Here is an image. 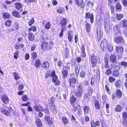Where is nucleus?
I'll return each instance as SVG.
<instances>
[{
	"instance_id": "1",
	"label": "nucleus",
	"mask_w": 127,
	"mask_h": 127,
	"mask_svg": "<svg viewBox=\"0 0 127 127\" xmlns=\"http://www.w3.org/2000/svg\"><path fill=\"white\" fill-rule=\"evenodd\" d=\"M76 88L77 91L75 93V96L79 97H81L82 95V93L83 91L82 85L81 84H79L76 86Z\"/></svg>"
},
{
	"instance_id": "2",
	"label": "nucleus",
	"mask_w": 127,
	"mask_h": 127,
	"mask_svg": "<svg viewBox=\"0 0 127 127\" xmlns=\"http://www.w3.org/2000/svg\"><path fill=\"white\" fill-rule=\"evenodd\" d=\"M107 43L106 40L105 39H103L100 44V46L103 51L107 49Z\"/></svg>"
},
{
	"instance_id": "3",
	"label": "nucleus",
	"mask_w": 127,
	"mask_h": 127,
	"mask_svg": "<svg viewBox=\"0 0 127 127\" xmlns=\"http://www.w3.org/2000/svg\"><path fill=\"white\" fill-rule=\"evenodd\" d=\"M85 19H90L91 22L92 23L94 22V15L93 14H90V12H87L86 13Z\"/></svg>"
},
{
	"instance_id": "4",
	"label": "nucleus",
	"mask_w": 127,
	"mask_h": 127,
	"mask_svg": "<svg viewBox=\"0 0 127 127\" xmlns=\"http://www.w3.org/2000/svg\"><path fill=\"white\" fill-rule=\"evenodd\" d=\"M97 60L96 57L94 55H92L91 58V60L92 64V67H94L96 65Z\"/></svg>"
},
{
	"instance_id": "5",
	"label": "nucleus",
	"mask_w": 127,
	"mask_h": 127,
	"mask_svg": "<svg viewBox=\"0 0 127 127\" xmlns=\"http://www.w3.org/2000/svg\"><path fill=\"white\" fill-rule=\"evenodd\" d=\"M66 19L65 18H64L60 22V23L62 29H66L65 27L66 24Z\"/></svg>"
},
{
	"instance_id": "6",
	"label": "nucleus",
	"mask_w": 127,
	"mask_h": 127,
	"mask_svg": "<svg viewBox=\"0 0 127 127\" xmlns=\"http://www.w3.org/2000/svg\"><path fill=\"white\" fill-rule=\"evenodd\" d=\"M104 26L105 32L107 33H109L110 30V27L109 23L108 22H104Z\"/></svg>"
},
{
	"instance_id": "7",
	"label": "nucleus",
	"mask_w": 127,
	"mask_h": 127,
	"mask_svg": "<svg viewBox=\"0 0 127 127\" xmlns=\"http://www.w3.org/2000/svg\"><path fill=\"white\" fill-rule=\"evenodd\" d=\"M115 51L117 53L121 55L123 52V48L120 46H116Z\"/></svg>"
},
{
	"instance_id": "8",
	"label": "nucleus",
	"mask_w": 127,
	"mask_h": 127,
	"mask_svg": "<svg viewBox=\"0 0 127 127\" xmlns=\"http://www.w3.org/2000/svg\"><path fill=\"white\" fill-rule=\"evenodd\" d=\"M52 81L54 82V84L57 86L60 84V81L58 79V76H55L53 77L52 79Z\"/></svg>"
},
{
	"instance_id": "9",
	"label": "nucleus",
	"mask_w": 127,
	"mask_h": 127,
	"mask_svg": "<svg viewBox=\"0 0 127 127\" xmlns=\"http://www.w3.org/2000/svg\"><path fill=\"white\" fill-rule=\"evenodd\" d=\"M114 41L117 43H124V41L121 36H118L115 38Z\"/></svg>"
},
{
	"instance_id": "10",
	"label": "nucleus",
	"mask_w": 127,
	"mask_h": 127,
	"mask_svg": "<svg viewBox=\"0 0 127 127\" xmlns=\"http://www.w3.org/2000/svg\"><path fill=\"white\" fill-rule=\"evenodd\" d=\"M2 101L4 103L7 104L9 102V100L7 96L3 95L1 97Z\"/></svg>"
},
{
	"instance_id": "11",
	"label": "nucleus",
	"mask_w": 127,
	"mask_h": 127,
	"mask_svg": "<svg viewBox=\"0 0 127 127\" xmlns=\"http://www.w3.org/2000/svg\"><path fill=\"white\" fill-rule=\"evenodd\" d=\"M81 50L82 52V55L83 57H85L86 56L85 53V45L84 44H81Z\"/></svg>"
},
{
	"instance_id": "12",
	"label": "nucleus",
	"mask_w": 127,
	"mask_h": 127,
	"mask_svg": "<svg viewBox=\"0 0 127 127\" xmlns=\"http://www.w3.org/2000/svg\"><path fill=\"white\" fill-rule=\"evenodd\" d=\"M70 86L71 87H75L71 85L72 83L75 84L76 82V79L74 78L73 77L69 79V80Z\"/></svg>"
},
{
	"instance_id": "13",
	"label": "nucleus",
	"mask_w": 127,
	"mask_h": 127,
	"mask_svg": "<svg viewBox=\"0 0 127 127\" xmlns=\"http://www.w3.org/2000/svg\"><path fill=\"white\" fill-rule=\"evenodd\" d=\"M45 120L47 121L49 124L52 125L53 122V120L51 118L46 116L45 118Z\"/></svg>"
},
{
	"instance_id": "14",
	"label": "nucleus",
	"mask_w": 127,
	"mask_h": 127,
	"mask_svg": "<svg viewBox=\"0 0 127 127\" xmlns=\"http://www.w3.org/2000/svg\"><path fill=\"white\" fill-rule=\"evenodd\" d=\"M110 60L112 63L115 62L116 61V57L115 55L111 54L110 56Z\"/></svg>"
},
{
	"instance_id": "15",
	"label": "nucleus",
	"mask_w": 127,
	"mask_h": 127,
	"mask_svg": "<svg viewBox=\"0 0 127 127\" xmlns=\"http://www.w3.org/2000/svg\"><path fill=\"white\" fill-rule=\"evenodd\" d=\"M41 66L42 67L48 69L49 66V64L48 62H44L42 64Z\"/></svg>"
},
{
	"instance_id": "16",
	"label": "nucleus",
	"mask_w": 127,
	"mask_h": 127,
	"mask_svg": "<svg viewBox=\"0 0 127 127\" xmlns=\"http://www.w3.org/2000/svg\"><path fill=\"white\" fill-rule=\"evenodd\" d=\"M121 23L123 27L126 28L127 27V19H124L121 21Z\"/></svg>"
},
{
	"instance_id": "17",
	"label": "nucleus",
	"mask_w": 127,
	"mask_h": 127,
	"mask_svg": "<svg viewBox=\"0 0 127 127\" xmlns=\"http://www.w3.org/2000/svg\"><path fill=\"white\" fill-rule=\"evenodd\" d=\"M96 33L97 36V38L98 40H99L101 39V36L103 35L102 32H101L100 30L97 31Z\"/></svg>"
},
{
	"instance_id": "18",
	"label": "nucleus",
	"mask_w": 127,
	"mask_h": 127,
	"mask_svg": "<svg viewBox=\"0 0 127 127\" xmlns=\"http://www.w3.org/2000/svg\"><path fill=\"white\" fill-rule=\"evenodd\" d=\"M35 111H43V109L42 107L40 106L35 105L34 107Z\"/></svg>"
},
{
	"instance_id": "19",
	"label": "nucleus",
	"mask_w": 127,
	"mask_h": 127,
	"mask_svg": "<svg viewBox=\"0 0 127 127\" xmlns=\"http://www.w3.org/2000/svg\"><path fill=\"white\" fill-rule=\"evenodd\" d=\"M55 101L54 98L53 97H52L51 98H49L48 100V101L50 106L54 105V102Z\"/></svg>"
},
{
	"instance_id": "20",
	"label": "nucleus",
	"mask_w": 127,
	"mask_h": 127,
	"mask_svg": "<svg viewBox=\"0 0 127 127\" xmlns=\"http://www.w3.org/2000/svg\"><path fill=\"white\" fill-rule=\"evenodd\" d=\"M84 110L85 114L88 115L90 110L89 108L87 106H85L84 107Z\"/></svg>"
},
{
	"instance_id": "21",
	"label": "nucleus",
	"mask_w": 127,
	"mask_h": 127,
	"mask_svg": "<svg viewBox=\"0 0 127 127\" xmlns=\"http://www.w3.org/2000/svg\"><path fill=\"white\" fill-rule=\"evenodd\" d=\"M124 15L122 14H117L116 16V18L119 20H121L123 17Z\"/></svg>"
},
{
	"instance_id": "22",
	"label": "nucleus",
	"mask_w": 127,
	"mask_h": 127,
	"mask_svg": "<svg viewBox=\"0 0 127 127\" xmlns=\"http://www.w3.org/2000/svg\"><path fill=\"white\" fill-rule=\"evenodd\" d=\"M113 30L115 34L117 35V34L119 33V30L118 28V26H115L113 28Z\"/></svg>"
},
{
	"instance_id": "23",
	"label": "nucleus",
	"mask_w": 127,
	"mask_h": 127,
	"mask_svg": "<svg viewBox=\"0 0 127 127\" xmlns=\"http://www.w3.org/2000/svg\"><path fill=\"white\" fill-rule=\"evenodd\" d=\"M34 35L32 33H29L28 34V38L31 41H32L34 39Z\"/></svg>"
},
{
	"instance_id": "24",
	"label": "nucleus",
	"mask_w": 127,
	"mask_h": 127,
	"mask_svg": "<svg viewBox=\"0 0 127 127\" xmlns=\"http://www.w3.org/2000/svg\"><path fill=\"white\" fill-rule=\"evenodd\" d=\"M51 111L54 113H56L57 112V110L56 106L54 105H52L50 106Z\"/></svg>"
},
{
	"instance_id": "25",
	"label": "nucleus",
	"mask_w": 127,
	"mask_h": 127,
	"mask_svg": "<svg viewBox=\"0 0 127 127\" xmlns=\"http://www.w3.org/2000/svg\"><path fill=\"white\" fill-rule=\"evenodd\" d=\"M12 15L14 17L17 18H20V16L19 13L17 11H14L12 12Z\"/></svg>"
},
{
	"instance_id": "26",
	"label": "nucleus",
	"mask_w": 127,
	"mask_h": 127,
	"mask_svg": "<svg viewBox=\"0 0 127 127\" xmlns=\"http://www.w3.org/2000/svg\"><path fill=\"white\" fill-rule=\"evenodd\" d=\"M116 95L119 98H120L122 97V93L120 90H117Z\"/></svg>"
},
{
	"instance_id": "27",
	"label": "nucleus",
	"mask_w": 127,
	"mask_h": 127,
	"mask_svg": "<svg viewBox=\"0 0 127 127\" xmlns=\"http://www.w3.org/2000/svg\"><path fill=\"white\" fill-rule=\"evenodd\" d=\"M122 110V107L119 105H117L115 108V111L117 112H120Z\"/></svg>"
},
{
	"instance_id": "28",
	"label": "nucleus",
	"mask_w": 127,
	"mask_h": 127,
	"mask_svg": "<svg viewBox=\"0 0 127 127\" xmlns=\"http://www.w3.org/2000/svg\"><path fill=\"white\" fill-rule=\"evenodd\" d=\"M48 42L46 41L45 42H44L42 43L41 45V48L42 49H43L45 51L46 49V46Z\"/></svg>"
},
{
	"instance_id": "29",
	"label": "nucleus",
	"mask_w": 127,
	"mask_h": 127,
	"mask_svg": "<svg viewBox=\"0 0 127 127\" xmlns=\"http://www.w3.org/2000/svg\"><path fill=\"white\" fill-rule=\"evenodd\" d=\"M80 4H78L77 5V6L80 7L81 8H84L85 6V4L83 2V1L82 0H80Z\"/></svg>"
},
{
	"instance_id": "30",
	"label": "nucleus",
	"mask_w": 127,
	"mask_h": 127,
	"mask_svg": "<svg viewBox=\"0 0 127 127\" xmlns=\"http://www.w3.org/2000/svg\"><path fill=\"white\" fill-rule=\"evenodd\" d=\"M15 6L17 9L20 10L22 8V5L21 3L18 2L15 4Z\"/></svg>"
},
{
	"instance_id": "31",
	"label": "nucleus",
	"mask_w": 127,
	"mask_h": 127,
	"mask_svg": "<svg viewBox=\"0 0 127 127\" xmlns=\"http://www.w3.org/2000/svg\"><path fill=\"white\" fill-rule=\"evenodd\" d=\"M2 16L5 19H8L9 18L10 15L7 13H4L3 14Z\"/></svg>"
},
{
	"instance_id": "32",
	"label": "nucleus",
	"mask_w": 127,
	"mask_h": 127,
	"mask_svg": "<svg viewBox=\"0 0 127 127\" xmlns=\"http://www.w3.org/2000/svg\"><path fill=\"white\" fill-rule=\"evenodd\" d=\"M19 52L18 50H16L13 54V56L15 59H17L19 56Z\"/></svg>"
},
{
	"instance_id": "33",
	"label": "nucleus",
	"mask_w": 127,
	"mask_h": 127,
	"mask_svg": "<svg viewBox=\"0 0 127 127\" xmlns=\"http://www.w3.org/2000/svg\"><path fill=\"white\" fill-rule=\"evenodd\" d=\"M72 106H73V110L74 112H75L78 109V107H79V106L77 104H73Z\"/></svg>"
},
{
	"instance_id": "34",
	"label": "nucleus",
	"mask_w": 127,
	"mask_h": 127,
	"mask_svg": "<svg viewBox=\"0 0 127 127\" xmlns=\"http://www.w3.org/2000/svg\"><path fill=\"white\" fill-rule=\"evenodd\" d=\"M62 74L63 77H66L67 75L68 71L67 70H64L63 69L62 70Z\"/></svg>"
},
{
	"instance_id": "35",
	"label": "nucleus",
	"mask_w": 127,
	"mask_h": 127,
	"mask_svg": "<svg viewBox=\"0 0 127 127\" xmlns=\"http://www.w3.org/2000/svg\"><path fill=\"white\" fill-rule=\"evenodd\" d=\"M80 67L79 65H76L75 66V70L76 74H78L79 72Z\"/></svg>"
},
{
	"instance_id": "36",
	"label": "nucleus",
	"mask_w": 127,
	"mask_h": 127,
	"mask_svg": "<svg viewBox=\"0 0 127 127\" xmlns=\"http://www.w3.org/2000/svg\"><path fill=\"white\" fill-rule=\"evenodd\" d=\"M1 111L3 114L7 116H8L9 113V112L3 109H2Z\"/></svg>"
},
{
	"instance_id": "37",
	"label": "nucleus",
	"mask_w": 127,
	"mask_h": 127,
	"mask_svg": "<svg viewBox=\"0 0 127 127\" xmlns=\"http://www.w3.org/2000/svg\"><path fill=\"white\" fill-rule=\"evenodd\" d=\"M95 108L97 109H99L100 108L99 103L97 101H95Z\"/></svg>"
},
{
	"instance_id": "38",
	"label": "nucleus",
	"mask_w": 127,
	"mask_h": 127,
	"mask_svg": "<svg viewBox=\"0 0 127 127\" xmlns=\"http://www.w3.org/2000/svg\"><path fill=\"white\" fill-rule=\"evenodd\" d=\"M87 31V32H90L91 30V26L89 24L87 23L86 25Z\"/></svg>"
},
{
	"instance_id": "39",
	"label": "nucleus",
	"mask_w": 127,
	"mask_h": 127,
	"mask_svg": "<svg viewBox=\"0 0 127 127\" xmlns=\"http://www.w3.org/2000/svg\"><path fill=\"white\" fill-rule=\"evenodd\" d=\"M36 124L38 126H41V122L40 120L37 119L36 121Z\"/></svg>"
},
{
	"instance_id": "40",
	"label": "nucleus",
	"mask_w": 127,
	"mask_h": 127,
	"mask_svg": "<svg viewBox=\"0 0 127 127\" xmlns=\"http://www.w3.org/2000/svg\"><path fill=\"white\" fill-rule=\"evenodd\" d=\"M93 91V89L90 86L88 87V93L89 94V95H91V94L92 93Z\"/></svg>"
},
{
	"instance_id": "41",
	"label": "nucleus",
	"mask_w": 127,
	"mask_h": 127,
	"mask_svg": "<svg viewBox=\"0 0 127 127\" xmlns=\"http://www.w3.org/2000/svg\"><path fill=\"white\" fill-rule=\"evenodd\" d=\"M107 49L109 51H112L113 50V47L112 45H108L107 46Z\"/></svg>"
},
{
	"instance_id": "42",
	"label": "nucleus",
	"mask_w": 127,
	"mask_h": 127,
	"mask_svg": "<svg viewBox=\"0 0 127 127\" xmlns=\"http://www.w3.org/2000/svg\"><path fill=\"white\" fill-rule=\"evenodd\" d=\"M76 100V98L74 96L71 97L70 99V102L71 104H73L75 102Z\"/></svg>"
},
{
	"instance_id": "43",
	"label": "nucleus",
	"mask_w": 127,
	"mask_h": 127,
	"mask_svg": "<svg viewBox=\"0 0 127 127\" xmlns=\"http://www.w3.org/2000/svg\"><path fill=\"white\" fill-rule=\"evenodd\" d=\"M62 122L64 125L68 122V120L66 117H63L62 118Z\"/></svg>"
},
{
	"instance_id": "44",
	"label": "nucleus",
	"mask_w": 127,
	"mask_h": 127,
	"mask_svg": "<svg viewBox=\"0 0 127 127\" xmlns=\"http://www.w3.org/2000/svg\"><path fill=\"white\" fill-rule=\"evenodd\" d=\"M112 71L110 69H107L105 72V74L108 76H109L112 73Z\"/></svg>"
},
{
	"instance_id": "45",
	"label": "nucleus",
	"mask_w": 127,
	"mask_h": 127,
	"mask_svg": "<svg viewBox=\"0 0 127 127\" xmlns=\"http://www.w3.org/2000/svg\"><path fill=\"white\" fill-rule=\"evenodd\" d=\"M113 74L114 77H118L119 75V71L118 70L115 71L113 72Z\"/></svg>"
},
{
	"instance_id": "46",
	"label": "nucleus",
	"mask_w": 127,
	"mask_h": 127,
	"mask_svg": "<svg viewBox=\"0 0 127 127\" xmlns=\"http://www.w3.org/2000/svg\"><path fill=\"white\" fill-rule=\"evenodd\" d=\"M13 75L14 76L15 79L16 80H18L20 78L19 76L17 73L13 72Z\"/></svg>"
},
{
	"instance_id": "47",
	"label": "nucleus",
	"mask_w": 127,
	"mask_h": 127,
	"mask_svg": "<svg viewBox=\"0 0 127 127\" xmlns=\"http://www.w3.org/2000/svg\"><path fill=\"white\" fill-rule=\"evenodd\" d=\"M45 51H47L51 49L52 48L51 45L48 43V42L46 46Z\"/></svg>"
},
{
	"instance_id": "48",
	"label": "nucleus",
	"mask_w": 127,
	"mask_h": 127,
	"mask_svg": "<svg viewBox=\"0 0 127 127\" xmlns=\"http://www.w3.org/2000/svg\"><path fill=\"white\" fill-rule=\"evenodd\" d=\"M11 21L10 20H8L6 21L5 23L6 26H9L11 25Z\"/></svg>"
},
{
	"instance_id": "49",
	"label": "nucleus",
	"mask_w": 127,
	"mask_h": 127,
	"mask_svg": "<svg viewBox=\"0 0 127 127\" xmlns=\"http://www.w3.org/2000/svg\"><path fill=\"white\" fill-rule=\"evenodd\" d=\"M115 80V78L112 76H110L109 77V81L110 83H112Z\"/></svg>"
},
{
	"instance_id": "50",
	"label": "nucleus",
	"mask_w": 127,
	"mask_h": 127,
	"mask_svg": "<svg viewBox=\"0 0 127 127\" xmlns=\"http://www.w3.org/2000/svg\"><path fill=\"white\" fill-rule=\"evenodd\" d=\"M108 55L107 54H106L105 56L104 61L105 63H108Z\"/></svg>"
},
{
	"instance_id": "51",
	"label": "nucleus",
	"mask_w": 127,
	"mask_h": 127,
	"mask_svg": "<svg viewBox=\"0 0 127 127\" xmlns=\"http://www.w3.org/2000/svg\"><path fill=\"white\" fill-rule=\"evenodd\" d=\"M116 9L117 10H120L122 8V6L120 4L118 3L116 6Z\"/></svg>"
},
{
	"instance_id": "52",
	"label": "nucleus",
	"mask_w": 127,
	"mask_h": 127,
	"mask_svg": "<svg viewBox=\"0 0 127 127\" xmlns=\"http://www.w3.org/2000/svg\"><path fill=\"white\" fill-rule=\"evenodd\" d=\"M40 64V61L39 60H37L35 62V65L37 67H38Z\"/></svg>"
},
{
	"instance_id": "53",
	"label": "nucleus",
	"mask_w": 127,
	"mask_h": 127,
	"mask_svg": "<svg viewBox=\"0 0 127 127\" xmlns=\"http://www.w3.org/2000/svg\"><path fill=\"white\" fill-rule=\"evenodd\" d=\"M68 40L70 41V42H71L72 38L73 37V36L71 35L70 32L68 33Z\"/></svg>"
},
{
	"instance_id": "54",
	"label": "nucleus",
	"mask_w": 127,
	"mask_h": 127,
	"mask_svg": "<svg viewBox=\"0 0 127 127\" xmlns=\"http://www.w3.org/2000/svg\"><path fill=\"white\" fill-rule=\"evenodd\" d=\"M32 57L33 59H35L37 57V55L36 52H34L32 54Z\"/></svg>"
},
{
	"instance_id": "55",
	"label": "nucleus",
	"mask_w": 127,
	"mask_h": 127,
	"mask_svg": "<svg viewBox=\"0 0 127 127\" xmlns=\"http://www.w3.org/2000/svg\"><path fill=\"white\" fill-rule=\"evenodd\" d=\"M63 11V9L61 7L59 8L57 10V11L59 13H62Z\"/></svg>"
},
{
	"instance_id": "56",
	"label": "nucleus",
	"mask_w": 127,
	"mask_h": 127,
	"mask_svg": "<svg viewBox=\"0 0 127 127\" xmlns=\"http://www.w3.org/2000/svg\"><path fill=\"white\" fill-rule=\"evenodd\" d=\"M80 75L81 77H84L85 76V72L84 71H82L80 73Z\"/></svg>"
},
{
	"instance_id": "57",
	"label": "nucleus",
	"mask_w": 127,
	"mask_h": 127,
	"mask_svg": "<svg viewBox=\"0 0 127 127\" xmlns=\"http://www.w3.org/2000/svg\"><path fill=\"white\" fill-rule=\"evenodd\" d=\"M120 82L119 81H116L115 84V86L117 87H119L120 86Z\"/></svg>"
},
{
	"instance_id": "58",
	"label": "nucleus",
	"mask_w": 127,
	"mask_h": 127,
	"mask_svg": "<svg viewBox=\"0 0 127 127\" xmlns=\"http://www.w3.org/2000/svg\"><path fill=\"white\" fill-rule=\"evenodd\" d=\"M28 98V97L26 95H24L22 97V100L23 101H26Z\"/></svg>"
},
{
	"instance_id": "59",
	"label": "nucleus",
	"mask_w": 127,
	"mask_h": 127,
	"mask_svg": "<svg viewBox=\"0 0 127 127\" xmlns=\"http://www.w3.org/2000/svg\"><path fill=\"white\" fill-rule=\"evenodd\" d=\"M102 98L103 100V102H105L107 98L106 96L105 95H104L102 96Z\"/></svg>"
},
{
	"instance_id": "60",
	"label": "nucleus",
	"mask_w": 127,
	"mask_h": 127,
	"mask_svg": "<svg viewBox=\"0 0 127 127\" xmlns=\"http://www.w3.org/2000/svg\"><path fill=\"white\" fill-rule=\"evenodd\" d=\"M34 21L33 18H32L31 20L29 22V26H31L34 23Z\"/></svg>"
},
{
	"instance_id": "61",
	"label": "nucleus",
	"mask_w": 127,
	"mask_h": 127,
	"mask_svg": "<svg viewBox=\"0 0 127 127\" xmlns=\"http://www.w3.org/2000/svg\"><path fill=\"white\" fill-rule=\"evenodd\" d=\"M51 25L50 24V23L48 22L46 24L45 26V28L46 29H49Z\"/></svg>"
},
{
	"instance_id": "62",
	"label": "nucleus",
	"mask_w": 127,
	"mask_h": 127,
	"mask_svg": "<svg viewBox=\"0 0 127 127\" xmlns=\"http://www.w3.org/2000/svg\"><path fill=\"white\" fill-rule=\"evenodd\" d=\"M51 77H52V78H53L55 76H57L55 75V70L53 71L51 73Z\"/></svg>"
},
{
	"instance_id": "63",
	"label": "nucleus",
	"mask_w": 127,
	"mask_h": 127,
	"mask_svg": "<svg viewBox=\"0 0 127 127\" xmlns=\"http://www.w3.org/2000/svg\"><path fill=\"white\" fill-rule=\"evenodd\" d=\"M121 65L124 66L125 67L127 66V63L124 61H122L121 62Z\"/></svg>"
},
{
	"instance_id": "64",
	"label": "nucleus",
	"mask_w": 127,
	"mask_h": 127,
	"mask_svg": "<svg viewBox=\"0 0 127 127\" xmlns=\"http://www.w3.org/2000/svg\"><path fill=\"white\" fill-rule=\"evenodd\" d=\"M91 125L92 127H96L95 126V122L94 120L91 121Z\"/></svg>"
}]
</instances>
